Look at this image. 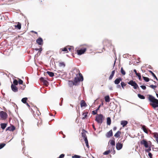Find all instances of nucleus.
I'll list each match as a JSON object with an SVG mask.
<instances>
[{
  "label": "nucleus",
  "instance_id": "nucleus-1",
  "mask_svg": "<svg viewBox=\"0 0 158 158\" xmlns=\"http://www.w3.org/2000/svg\"><path fill=\"white\" fill-rule=\"evenodd\" d=\"M148 99L151 102L150 105L153 108L158 107V100L156 99L154 97L151 95H149Z\"/></svg>",
  "mask_w": 158,
  "mask_h": 158
},
{
  "label": "nucleus",
  "instance_id": "nucleus-2",
  "mask_svg": "<svg viewBox=\"0 0 158 158\" xmlns=\"http://www.w3.org/2000/svg\"><path fill=\"white\" fill-rule=\"evenodd\" d=\"M77 72L78 74L76 75V77L74 78V81L75 83L77 84L78 82L82 81L83 80V78L82 74L80 73V71L78 69L77 70Z\"/></svg>",
  "mask_w": 158,
  "mask_h": 158
},
{
  "label": "nucleus",
  "instance_id": "nucleus-3",
  "mask_svg": "<svg viewBox=\"0 0 158 158\" xmlns=\"http://www.w3.org/2000/svg\"><path fill=\"white\" fill-rule=\"evenodd\" d=\"M104 119V117L102 114H98L96 117L95 120L99 123L101 124L102 123Z\"/></svg>",
  "mask_w": 158,
  "mask_h": 158
},
{
  "label": "nucleus",
  "instance_id": "nucleus-4",
  "mask_svg": "<svg viewBox=\"0 0 158 158\" xmlns=\"http://www.w3.org/2000/svg\"><path fill=\"white\" fill-rule=\"evenodd\" d=\"M8 117V115L6 112L1 111H0V118L2 120H5Z\"/></svg>",
  "mask_w": 158,
  "mask_h": 158
},
{
  "label": "nucleus",
  "instance_id": "nucleus-5",
  "mask_svg": "<svg viewBox=\"0 0 158 158\" xmlns=\"http://www.w3.org/2000/svg\"><path fill=\"white\" fill-rule=\"evenodd\" d=\"M128 83L133 86V87L135 89H137L139 88L138 85L137 84L135 81H133V80L130 81L129 82H128Z\"/></svg>",
  "mask_w": 158,
  "mask_h": 158
},
{
  "label": "nucleus",
  "instance_id": "nucleus-6",
  "mask_svg": "<svg viewBox=\"0 0 158 158\" xmlns=\"http://www.w3.org/2000/svg\"><path fill=\"white\" fill-rule=\"evenodd\" d=\"M86 50V48H84L83 49H77V52L78 55H80L84 53Z\"/></svg>",
  "mask_w": 158,
  "mask_h": 158
},
{
  "label": "nucleus",
  "instance_id": "nucleus-7",
  "mask_svg": "<svg viewBox=\"0 0 158 158\" xmlns=\"http://www.w3.org/2000/svg\"><path fill=\"white\" fill-rule=\"evenodd\" d=\"M103 44L104 46H109L111 45V42L109 40H104L103 42Z\"/></svg>",
  "mask_w": 158,
  "mask_h": 158
},
{
  "label": "nucleus",
  "instance_id": "nucleus-8",
  "mask_svg": "<svg viewBox=\"0 0 158 158\" xmlns=\"http://www.w3.org/2000/svg\"><path fill=\"white\" fill-rule=\"evenodd\" d=\"M36 43L40 45H42L43 44V40L41 37H39L36 40Z\"/></svg>",
  "mask_w": 158,
  "mask_h": 158
},
{
  "label": "nucleus",
  "instance_id": "nucleus-9",
  "mask_svg": "<svg viewBox=\"0 0 158 158\" xmlns=\"http://www.w3.org/2000/svg\"><path fill=\"white\" fill-rule=\"evenodd\" d=\"M140 143L143 145L146 148L148 147V142L144 139H143L140 141Z\"/></svg>",
  "mask_w": 158,
  "mask_h": 158
},
{
  "label": "nucleus",
  "instance_id": "nucleus-10",
  "mask_svg": "<svg viewBox=\"0 0 158 158\" xmlns=\"http://www.w3.org/2000/svg\"><path fill=\"white\" fill-rule=\"evenodd\" d=\"M123 146V145L122 143H121L118 142V143H116V149L118 150H119L122 148Z\"/></svg>",
  "mask_w": 158,
  "mask_h": 158
},
{
  "label": "nucleus",
  "instance_id": "nucleus-11",
  "mask_svg": "<svg viewBox=\"0 0 158 158\" xmlns=\"http://www.w3.org/2000/svg\"><path fill=\"white\" fill-rule=\"evenodd\" d=\"M11 87L12 90L13 92H18V88L16 86L14 85L13 84H12Z\"/></svg>",
  "mask_w": 158,
  "mask_h": 158
},
{
  "label": "nucleus",
  "instance_id": "nucleus-12",
  "mask_svg": "<svg viewBox=\"0 0 158 158\" xmlns=\"http://www.w3.org/2000/svg\"><path fill=\"white\" fill-rule=\"evenodd\" d=\"M15 127L14 126L12 125L11 126L9 127H7L6 128V131H7L8 130L9 131H13L15 130Z\"/></svg>",
  "mask_w": 158,
  "mask_h": 158
},
{
  "label": "nucleus",
  "instance_id": "nucleus-13",
  "mask_svg": "<svg viewBox=\"0 0 158 158\" xmlns=\"http://www.w3.org/2000/svg\"><path fill=\"white\" fill-rule=\"evenodd\" d=\"M62 52H64L66 53L68 52L69 51L68 50H67V46L64 48H60V53L61 54Z\"/></svg>",
  "mask_w": 158,
  "mask_h": 158
},
{
  "label": "nucleus",
  "instance_id": "nucleus-14",
  "mask_svg": "<svg viewBox=\"0 0 158 158\" xmlns=\"http://www.w3.org/2000/svg\"><path fill=\"white\" fill-rule=\"evenodd\" d=\"M113 136V132L112 130H110L107 132L106 134V136L107 138H110Z\"/></svg>",
  "mask_w": 158,
  "mask_h": 158
},
{
  "label": "nucleus",
  "instance_id": "nucleus-15",
  "mask_svg": "<svg viewBox=\"0 0 158 158\" xmlns=\"http://www.w3.org/2000/svg\"><path fill=\"white\" fill-rule=\"evenodd\" d=\"M40 79V81L43 82L44 85L47 86L48 85V83L47 80H45L43 77H41Z\"/></svg>",
  "mask_w": 158,
  "mask_h": 158
},
{
  "label": "nucleus",
  "instance_id": "nucleus-16",
  "mask_svg": "<svg viewBox=\"0 0 158 158\" xmlns=\"http://www.w3.org/2000/svg\"><path fill=\"white\" fill-rule=\"evenodd\" d=\"M122 79L120 77L116 78L114 81V83L115 84L118 85L120 82L122 81Z\"/></svg>",
  "mask_w": 158,
  "mask_h": 158
},
{
  "label": "nucleus",
  "instance_id": "nucleus-17",
  "mask_svg": "<svg viewBox=\"0 0 158 158\" xmlns=\"http://www.w3.org/2000/svg\"><path fill=\"white\" fill-rule=\"evenodd\" d=\"M59 66L60 67L64 68L65 66V64L64 62L59 61Z\"/></svg>",
  "mask_w": 158,
  "mask_h": 158
},
{
  "label": "nucleus",
  "instance_id": "nucleus-18",
  "mask_svg": "<svg viewBox=\"0 0 158 158\" xmlns=\"http://www.w3.org/2000/svg\"><path fill=\"white\" fill-rule=\"evenodd\" d=\"M81 107H86L87 106V105L85 103V101L84 100H82L81 101L80 103Z\"/></svg>",
  "mask_w": 158,
  "mask_h": 158
},
{
  "label": "nucleus",
  "instance_id": "nucleus-19",
  "mask_svg": "<svg viewBox=\"0 0 158 158\" xmlns=\"http://www.w3.org/2000/svg\"><path fill=\"white\" fill-rule=\"evenodd\" d=\"M86 131H85V130L83 129L82 130V132H81L82 136L84 139H85V138H87L86 135Z\"/></svg>",
  "mask_w": 158,
  "mask_h": 158
},
{
  "label": "nucleus",
  "instance_id": "nucleus-20",
  "mask_svg": "<svg viewBox=\"0 0 158 158\" xmlns=\"http://www.w3.org/2000/svg\"><path fill=\"white\" fill-rule=\"evenodd\" d=\"M121 134V131H117L116 132V133L114 134V136L116 138H119L120 137Z\"/></svg>",
  "mask_w": 158,
  "mask_h": 158
},
{
  "label": "nucleus",
  "instance_id": "nucleus-21",
  "mask_svg": "<svg viewBox=\"0 0 158 158\" xmlns=\"http://www.w3.org/2000/svg\"><path fill=\"white\" fill-rule=\"evenodd\" d=\"M128 123V122L127 121L123 120L121 122V124L123 126V127H124L126 126Z\"/></svg>",
  "mask_w": 158,
  "mask_h": 158
},
{
  "label": "nucleus",
  "instance_id": "nucleus-22",
  "mask_svg": "<svg viewBox=\"0 0 158 158\" xmlns=\"http://www.w3.org/2000/svg\"><path fill=\"white\" fill-rule=\"evenodd\" d=\"M69 85L70 87H72L73 86V85H76L77 84L76 83H75V82L74 81H69Z\"/></svg>",
  "mask_w": 158,
  "mask_h": 158
},
{
  "label": "nucleus",
  "instance_id": "nucleus-23",
  "mask_svg": "<svg viewBox=\"0 0 158 158\" xmlns=\"http://www.w3.org/2000/svg\"><path fill=\"white\" fill-rule=\"evenodd\" d=\"M7 125L6 123H2L0 124L1 127L3 130H4Z\"/></svg>",
  "mask_w": 158,
  "mask_h": 158
},
{
  "label": "nucleus",
  "instance_id": "nucleus-24",
  "mask_svg": "<svg viewBox=\"0 0 158 158\" xmlns=\"http://www.w3.org/2000/svg\"><path fill=\"white\" fill-rule=\"evenodd\" d=\"M21 24L19 22H18L17 25L15 26V28H17V29L20 30L21 28Z\"/></svg>",
  "mask_w": 158,
  "mask_h": 158
},
{
  "label": "nucleus",
  "instance_id": "nucleus-25",
  "mask_svg": "<svg viewBox=\"0 0 158 158\" xmlns=\"http://www.w3.org/2000/svg\"><path fill=\"white\" fill-rule=\"evenodd\" d=\"M153 134L154 137L156 139V141L158 143V134L157 133H154Z\"/></svg>",
  "mask_w": 158,
  "mask_h": 158
},
{
  "label": "nucleus",
  "instance_id": "nucleus-26",
  "mask_svg": "<svg viewBox=\"0 0 158 158\" xmlns=\"http://www.w3.org/2000/svg\"><path fill=\"white\" fill-rule=\"evenodd\" d=\"M100 105H99L98 107L95 110L92 111V114L93 115H95L97 114L98 111L99 110Z\"/></svg>",
  "mask_w": 158,
  "mask_h": 158
},
{
  "label": "nucleus",
  "instance_id": "nucleus-27",
  "mask_svg": "<svg viewBox=\"0 0 158 158\" xmlns=\"http://www.w3.org/2000/svg\"><path fill=\"white\" fill-rule=\"evenodd\" d=\"M107 124L108 125H110L111 123V120L110 117H108L107 118Z\"/></svg>",
  "mask_w": 158,
  "mask_h": 158
},
{
  "label": "nucleus",
  "instance_id": "nucleus-28",
  "mask_svg": "<svg viewBox=\"0 0 158 158\" xmlns=\"http://www.w3.org/2000/svg\"><path fill=\"white\" fill-rule=\"evenodd\" d=\"M35 50L36 51H39V52H38L37 54H39V55H40V53L41 52L42 50V47H40V48H35Z\"/></svg>",
  "mask_w": 158,
  "mask_h": 158
},
{
  "label": "nucleus",
  "instance_id": "nucleus-29",
  "mask_svg": "<svg viewBox=\"0 0 158 158\" xmlns=\"http://www.w3.org/2000/svg\"><path fill=\"white\" fill-rule=\"evenodd\" d=\"M142 129L143 131L144 132L148 134V132L147 130V128L146 127V126L144 125H143L142 126Z\"/></svg>",
  "mask_w": 158,
  "mask_h": 158
},
{
  "label": "nucleus",
  "instance_id": "nucleus-30",
  "mask_svg": "<svg viewBox=\"0 0 158 158\" xmlns=\"http://www.w3.org/2000/svg\"><path fill=\"white\" fill-rule=\"evenodd\" d=\"M115 73V70H113L112 71L111 74L110 75V76L109 77V79L111 80L112 79L113 77L114 76V75Z\"/></svg>",
  "mask_w": 158,
  "mask_h": 158
},
{
  "label": "nucleus",
  "instance_id": "nucleus-31",
  "mask_svg": "<svg viewBox=\"0 0 158 158\" xmlns=\"http://www.w3.org/2000/svg\"><path fill=\"white\" fill-rule=\"evenodd\" d=\"M105 101L106 102H109L110 101V98L109 96H106L105 97Z\"/></svg>",
  "mask_w": 158,
  "mask_h": 158
},
{
  "label": "nucleus",
  "instance_id": "nucleus-32",
  "mask_svg": "<svg viewBox=\"0 0 158 158\" xmlns=\"http://www.w3.org/2000/svg\"><path fill=\"white\" fill-rule=\"evenodd\" d=\"M25 87H26V85H25V84H22V85H20L19 87V88L20 89L23 90L24 89Z\"/></svg>",
  "mask_w": 158,
  "mask_h": 158
},
{
  "label": "nucleus",
  "instance_id": "nucleus-33",
  "mask_svg": "<svg viewBox=\"0 0 158 158\" xmlns=\"http://www.w3.org/2000/svg\"><path fill=\"white\" fill-rule=\"evenodd\" d=\"M46 73L51 77H52L54 76V73L53 72L47 71Z\"/></svg>",
  "mask_w": 158,
  "mask_h": 158
},
{
  "label": "nucleus",
  "instance_id": "nucleus-34",
  "mask_svg": "<svg viewBox=\"0 0 158 158\" xmlns=\"http://www.w3.org/2000/svg\"><path fill=\"white\" fill-rule=\"evenodd\" d=\"M88 113V112H85L82 115H84V116L82 118V119H84L87 117Z\"/></svg>",
  "mask_w": 158,
  "mask_h": 158
},
{
  "label": "nucleus",
  "instance_id": "nucleus-35",
  "mask_svg": "<svg viewBox=\"0 0 158 158\" xmlns=\"http://www.w3.org/2000/svg\"><path fill=\"white\" fill-rule=\"evenodd\" d=\"M27 98H23L21 100V101L24 103L26 104L27 102Z\"/></svg>",
  "mask_w": 158,
  "mask_h": 158
},
{
  "label": "nucleus",
  "instance_id": "nucleus-36",
  "mask_svg": "<svg viewBox=\"0 0 158 158\" xmlns=\"http://www.w3.org/2000/svg\"><path fill=\"white\" fill-rule=\"evenodd\" d=\"M18 82L19 85H22V84H23V81L20 79V78H17Z\"/></svg>",
  "mask_w": 158,
  "mask_h": 158
},
{
  "label": "nucleus",
  "instance_id": "nucleus-37",
  "mask_svg": "<svg viewBox=\"0 0 158 158\" xmlns=\"http://www.w3.org/2000/svg\"><path fill=\"white\" fill-rule=\"evenodd\" d=\"M84 140L86 146L87 147V148H89V145L88 140L87 138H85V139H84Z\"/></svg>",
  "mask_w": 158,
  "mask_h": 158
},
{
  "label": "nucleus",
  "instance_id": "nucleus-38",
  "mask_svg": "<svg viewBox=\"0 0 158 158\" xmlns=\"http://www.w3.org/2000/svg\"><path fill=\"white\" fill-rule=\"evenodd\" d=\"M13 84L14 85L16 86L18 85V81L16 79H15L14 80L13 82Z\"/></svg>",
  "mask_w": 158,
  "mask_h": 158
},
{
  "label": "nucleus",
  "instance_id": "nucleus-39",
  "mask_svg": "<svg viewBox=\"0 0 158 158\" xmlns=\"http://www.w3.org/2000/svg\"><path fill=\"white\" fill-rule=\"evenodd\" d=\"M120 72H121V73L123 75H124L126 74L125 72L124 71V70L123 69V67H122L121 68Z\"/></svg>",
  "mask_w": 158,
  "mask_h": 158
},
{
  "label": "nucleus",
  "instance_id": "nucleus-40",
  "mask_svg": "<svg viewBox=\"0 0 158 158\" xmlns=\"http://www.w3.org/2000/svg\"><path fill=\"white\" fill-rule=\"evenodd\" d=\"M110 143L112 146H114L115 145V142L114 140H112L110 141Z\"/></svg>",
  "mask_w": 158,
  "mask_h": 158
},
{
  "label": "nucleus",
  "instance_id": "nucleus-41",
  "mask_svg": "<svg viewBox=\"0 0 158 158\" xmlns=\"http://www.w3.org/2000/svg\"><path fill=\"white\" fill-rule=\"evenodd\" d=\"M138 97L141 99H144L145 98V97L144 96L140 94H138Z\"/></svg>",
  "mask_w": 158,
  "mask_h": 158
},
{
  "label": "nucleus",
  "instance_id": "nucleus-42",
  "mask_svg": "<svg viewBox=\"0 0 158 158\" xmlns=\"http://www.w3.org/2000/svg\"><path fill=\"white\" fill-rule=\"evenodd\" d=\"M149 72L151 73V74H152V76H153V77L155 78V79H156L157 80H158L157 77H156V76L155 75V74L152 71H151V70L149 71Z\"/></svg>",
  "mask_w": 158,
  "mask_h": 158
},
{
  "label": "nucleus",
  "instance_id": "nucleus-43",
  "mask_svg": "<svg viewBox=\"0 0 158 158\" xmlns=\"http://www.w3.org/2000/svg\"><path fill=\"white\" fill-rule=\"evenodd\" d=\"M121 85L123 89H124L125 86L126 85V84L124 82H122L121 83Z\"/></svg>",
  "mask_w": 158,
  "mask_h": 158
},
{
  "label": "nucleus",
  "instance_id": "nucleus-44",
  "mask_svg": "<svg viewBox=\"0 0 158 158\" xmlns=\"http://www.w3.org/2000/svg\"><path fill=\"white\" fill-rule=\"evenodd\" d=\"M67 50H69L70 52H72L73 50V47L71 46H67Z\"/></svg>",
  "mask_w": 158,
  "mask_h": 158
},
{
  "label": "nucleus",
  "instance_id": "nucleus-45",
  "mask_svg": "<svg viewBox=\"0 0 158 158\" xmlns=\"http://www.w3.org/2000/svg\"><path fill=\"white\" fill-rule=\"evenodd\" d=\"M143 77V80L146 82H148L149 81V79L148 77Z\"/></svg>",
  "mask_w": 158,
  "mask_h": 158
},
{
  "label": "nucleus",
  "instance_id": "nucleus-46",
  "mask_svg": "<svg viewBox=\"0 0 158 158\" xmlns=\"http://www.w3.org/2000/svg\"><path fill=\"white\" fill-rule=\"evenodd\" d=\"M110 152V151L109 150L105 152L103 154L105 155H107Z\"/></svg>",
  "mask_w": 158,
  "mask_h": 158
},
{
  "label": "nucleus",
  "instance_id": "nucleus-47",
  "mask_svg": "<svg viewBox=\"0 0 158 158\" xmlns=\"http://www.w3.org/2000/svg\"><path fill=\"white\" fill-rule=\"evenodd\" d=\"M81 156H79L75 155L72 156V158H80Z\"/></svg>",
  "mask_w": 158,
  "mask_h": 158
},
{
  "label": "nucleus",
  "instance_id": "nucleus-48",
  "mask_svg": "<svg viewBox=\"0 0 158 158\" xmlns=\"http://www.w3.org/2000/svg\"><path fill=\"white\" fill-rule=\"evenodd\" d=\"M150 87L151 88H152L154 89L155 88H156L157 87V86L156 85H150Z\"/></svg>",
  "mask_w": 158,
  "mask_h": 158
},
{
  "label": "nucleus",
  "instance_id": "nucleus-49",
  "mask_svg": "<svg viewBox=\"0 0 158 158\" xmlns=\"http://www.w3.org/2000/svg\"><path fill=\"white\" fill-rule=\"evenodd\" d=\"M5 144L4 143H2L0 144V149L3 148L5 145Z\"/></svg>",
  "mask_w": 158,
  "mask_h": 158
},
{
  "label": "nucleus",
  "instance_id": "nucleus-50",
  "mask_svg": "<svg viewBox=\"0 0 158 158\" xmlns=\"http://www.w3.org/2000/svg\"><path fill=\"white\" fill-rule=\"evenodd\" d=\"M140 87L143 90H145L146 88V87L144 85H141Z\"/></svg>",
  "mask_w": 158,
  "mask_h": 158
},
{
  "label": "nucleus",
  "instance_id": "nucleus-51",
  "mask_svg": "<svg viewBox=\"0 0 158 158\" xmlns=\"http://www.w3.org/2000/svg\"><path fill=\"white\" fill-rule=\"evenodd\" d=\"M64 156V154H61L59 157V158H63Z\"/></svg>",
  "mask_w": 158,
  "mask_h": 158
},
{
  "label": "nucleus",
  "instance_id": "nucleus-52",
  "mask_svg": "<svg viewBox=\"0 0 158 158\" xmlns=\"http://www.w3.org/2000/svg\"><path fill=\"white\" fill-rule=\"evenodd\" d=\"M148 156H149L150 158H152V155L151 153H148Z\"/></svg>",
  "mask_w": 158,
  "mask_h": 158
},
{
  "label": "nucleus",
  "instance_id": "nucleus-53",
  "mask_svg": "<svg viewBox=\"0 0 158 158\" xmlns=\"http://www.w3.org/2000/svg\"><path fill=\"white\" fill-rule=\"evenodd\" d=\"M117 88H119L120 89H121V86L120 85H117Z\"/></svg>",
  "mask_w": 158,
  "mask_h": 158
},
{
  "label": "nucleus",
  "instance_id": "nucleus-54",
  "mask_svg": "<svg viewBox=\"0 0 158 158\" xmlns=\"http://www.w3.org/2000/svg\"><path fill=\"white\" fill-rule=\"evenodd\" d=\"M136 75L138 77L141 75V74L140 73H137L136 74Z\"/></svg>",
  "mask_w": 158,
  "mask_h": 158
},
{
  "label": "nucleus",
  "instance_id": "nucleus-55",
  "mask_svg": "<svg viewBox=\"0 0 158 158\" xmlns=\"http://www.w3.org/2000/svg\"><path fill=\"white\" fill-rule=\"evenodd\" d=\"M117 127H114L113 128V130L114 131H115L116 130Z\"/></svg>",
  "mask_w": 158,
  "mask_h": 158
},
{
  "label": "nucleus",
  "instance_id": "nucleus-56",
  "mask_svg": "<svg viewBox=\"0 0 158 158\" xmlns=\"http://www.w3.org/2000/svg\"><path fill=\"white\" fill-rule=\"evenodd\" d=\"M31 32H32V33H34L35 34H37V32H36V31H31Z\"/></svg>",
  "mask_w": 158,
  "mask_h": 158
},
{
  "label": "nucleus",
  "instance_id": "nucleus-57",
  "mask_svg": "<svg viewBox=\"0 0 158 158\" xmlns=\"http://www.w3.org/2000/svg\"><path fill=\"white\" fill-rule=\"evenodd\" d=\"M134 72L135 73V74H136L137 73L136 70L135 69L134 70Z\"/></svg>",
  "mask_w": 158,
  "mask_h": 158
},
{
  "label": "nucleus",
  "instance_id": "nucleus-58",
  "mask_svg": "<svg viewBox=\"0 0 158 158\" xmlns=\"http://www.w3.org/2000/svg\"><path fill=\"white\" fill-rule=\"evenodd\" d=\"M27 105L28 106V107L29 108L30 107V105H29V104L26 102V103Z\"/></svg>",
  "mask_w": 158,
  "mask_h": 158
},
{
  "label": "nucleus",
  "instance_id": "nucleus-59",
  "mask_svg": "<svg viewBox=\"0 0 158 158\" xmlns=\"http://www.w3.org/2000/svg\"><path fill=\"white\" fill-rule=\"evenodd\" d=\"M93 128H94V130H96V129L95 127V126H94V125H93Z\"/></svg>",
  "mask_w": 158,
  "mask_h": 158
},
{
  "label": "nucleus",
  "instance_id": "nucleus-60",
  "mask_svg": "<svg viewBox=\"0 0 158 158\" xmlns=\"http://www.w3.org/2000/svg\"><path fill=\"white\" fill-rule=\"evenodd\" d=\"M138 78H139V79L140 80L141 79V75L139 76V77H138Z\"/></svg>",
  "mask_w": 158,
  "mask_h": 158
},
{
  "label": "nucleus",
  "instance_id": "nucleus-61",
  "mask_svg": "<svg viewBox=\"0 0 158 158\" xmlns=\"http://www.w3.org/2000/svg\"><path fill=\"white\" fill-rule=\"evenodd\" d=\"M151 150V148H149L148 149V151H150Z\"/></svg>",
  "mask_w": 158,
  "mask_h": 158
},
{
  "label": "nucleus",
  "instance_id": "nucleus-62",
  "mask_svg": "<svg viewBox=\"0 0 158 158\" xmlns=\"http://www.w3.org/2000/svg\"><path fill=\"white\" fill-rule=\"evenodd\" d=\"M110 89L111 90H112L113 89H112V87H111L110 88Z\"/></svg>",
  "mask_w": 158,
  "mask_h": 158
},
{
  "label": "nucleus",
  "instance_id": "nucleus-63",
  "mask_svg": "<svg viewBox=\"0 0 158 158\" xmlns=\"http://www.w3.org/2000/svg\"><path fill=\"white\" fill-rule=\"evenodd\" d=\"M156 96L158 98V94H156Z\"/></svg>",
  "mask_w": 158,
  "mask_h": 158
},
{
  "label": "nucleus",
  "instance_id": "nucleus-64",
  "mask_svg": "<svg viewBox=\"0 0 158 158\" xmlns=\"http://www.w3.org/2000/svg\"><path fill=\"white\" fill-rule=\"evenodd\" d=\"M113 51L114 52V53L115 54V50H114V49L113 50Z\"/></svg>",
  "mask_w": 158,
  "mask_h": 158
}]
</instances>
